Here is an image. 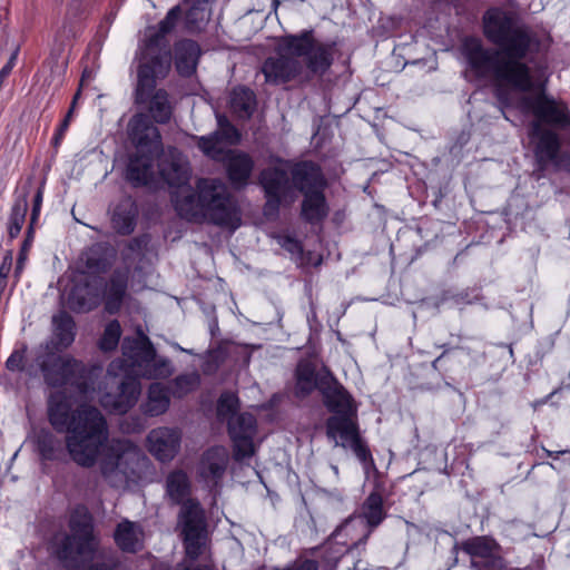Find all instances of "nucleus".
Returning <instances> with one entry per match:
<instances>
[{"label":"nucleus","mask_w":570,"mask_h":570,"mask_svg":"<svg viewBox=\"0 0 570 570\" xmlns=\"http://www.w3.org/2000/svg\"><path fill=\"white\" fill-rule=\"evenodd\" d=\"M464 550L473 557H489L492 552V542L484 537H478L468 541Z\"/></svg>","instance_id":"f704fd0d"},{"label":"nucleus","mask_w":570,"mask_h":570,"mask_svg":"<svg viewBox=\"0 0 570 570\" xmlns=\"http://www.w3.org/2000/svg\"><path fill=\"white\" fill-rule=\"evenodd\" d=\"M229 453L224 446L206 450L197 465L198 476L209 487H217L227 469Z\"/></svg>","instance_id":"a211bd4d"},{"label":"nucleus","mask_w":570,"mask_h":570,"mask_svg":"<svg viewBox=\"0 0 570 570\" xmlns=\"http://www.w3.org/2000/svg\"><path fill=\"white\" fill-rule=\"evenodd\" d=\"M48 419L57 432L67 433L66 448L75 463L91 468L102 453L100 472L110 487L122 489L135 481L145 455L129 440L109 441L107 420L97 407L82 404L71 411L63 396L51 395Z\"/></svg>","instance_id":"7ed1b4c3"},{"label":"nucleus","mask_w":570,"mask_h":570,"mask_svg":"<svg viewBox=\"0 0 570 570\" xmlns=\"http://www.w3.org/2000/svg\"><path fill=\"white\" fill-rule=\"evenodd\" d=\"M302 217L309 223L320 222L327 216L328 208L325 198V189L302 194Z\"/></svg>","instance_id":"bb28decb"},{"label":"nucleus","mask_w":570,"mask_h":570,"mask_svg":"<svg viewBox=\"0 0 570 570\" xmlns=\"http://www.w3.org/2000/svg\"><path fill=\"white\" fill-rule=\"evenodd\" d=\"M121 351L122 358L112 361L107 373L116 376L124 372L126 377L119 383L117 393H105L99 399L105 409L119 414L126 413L138 400L140 383L136 377L166 379L174 373L170 360L157 357L151 341L140 328L136 337L122 340Z\"/></svg>","instance_id":"20e7f679"},{"label":"nucleus","mask_w":570,"mask_h":570,"mask_svg":"<svg viewBox=\"0 0 570 570\" xmlns=\"http://www.w3.org/2000/svg\"><path fill=\"white\" fill-rule=\"evenodd\" d=\"M228 433L234 445L235 460L240 461L254 454L253 439L256 433V419L250 413L233 415L227 421Z\"/></svg>","instance_id":"ddd939ff"},{"label":"nucleus","mask_w":570,"mask_h":570,"mask_svg":"<svg viewBox=\"0 0 570 570\" xmlns=\"http://www.w3.org/2000/svg\"><path fill=\"white\" fill-rule=\"evenodd\" d=\"M70 533L57 535L53 541L56 557L65 567L79 558L94 557L82 570H127L120 556L112 548H99L94 533L92 518L86 509H77L69 520Z\"/></svg>","instance_id":"0eeeda50"},{"label":"nucleus","mask_w":570,"mask_h":570,"mask_svg":"<svg viewBox=\"0 0 570 570\" xmlns=\"http://www.w3.org/2000/svg\"><path fill=\"white\" fill-rule=\"evenodd\" d=\"M114 540L122 552L135 553L144 547V529L139 523L124 519L114 531Z\"/></svg>","instance_id":"6ab92c4d"},{"label":"nucleus","mask_w":570,"mask_h":570,"mask_svg":"<svg viewBox=\"0 0 570 570\" xmlns=\"http://www.w3.org/2000/svg\"><path fill=\"white\" fill-rule=\"evenodd\" d=\"M199 384L198 374L178 375L173 382V393L175 396L183 397L187 393L194 391Z\"/></svg>","instance_id":"72a5a7b5"},{"label":"nucleus","mask_w":570,"mask_h":570,"mask_svg":"<svg viewBox=\"0 0 570 570\" xmlns=\"http://www.w3.org/2000/svg\"><path fill=\"white\" fill-rule=\"evenodd\" d=\"M32 235H33V233L29 236V230L27 232V237H26V239H24V242L22 244L20 253H24L27 255V252H28V249L30 247V244L32 242Z\"/></svg>","instance_id":"a18cd8bd"},{"label":"nucleus","mask_w":570,"mask_h":570,"mask_svg":"<svg viewBox=\"0 0 570 570\" xmlns=\"http://www.w3.org/2000/svg\"><path fill=\"white\" fill-rule=\"evenodd\" d=\"M198 148L207 157L214 160L224 159L229 146L238 144L240 135L229 120L223 116L217 115V129L206 136L196 137Z\"/></svg>","instance_id":"f8f14e48"},{"label":"nucleus","mask_w":570,"mask_h":570,"mask_svg":"<svg viewBox=\"0 0 570 570\" xmlns=\"http://www.w3.org/2000/svg\"><path fill=\"white\" fill-rule=\"evenodd\" d=\"M454 302L456 304H471L473 301L469 298L468 293H460L454 296Z\"/></svg>","instance_id":"c03bdc74"},{"label":"nucleus","mask_w":570,"mask_h":570,"mask_svg":"<svg viewBox=\"0 0 570 570\" xmlns=\"http://www.w3.org/2000/svg\"><path fill=\"white\" fill-rule=\"evenodd\" d=\"M121 336V326L117 320L110 321L104 331V334L99 341V348L104 352L114 351Z\"/></svg>","instance_id":"2f4dec72"},{"label":"nucleus","mask_w":570,"mask_h":570,"mask_svg":"<svg viewBox=\"0 0 570 570\" xmlns=\"http://www.w3.org/2000/svg\"><path fill=\"white\" fill-rule=\"evenodd\" d=\"M153 570H212V569L207 566H204L202 568L191 569L190 567H188L184 563H179L175 568H169L164 564H158V566H154Z\"/></svg>","instance_id":"79ce46f5"},{"label":"nucleus","mask_w":570,"mask_h":570,"mask_svg":"<svg viewBox=\"0 0 570 570\" xmlns=\"http://www.w3.org/2000/svg\"><path fill=\"white\" fill-rule=\"evenodd\" d=\"M28 210V197L27 195H22L16 198L13 206L11 208V214L9 217V236L11 238H16L24 224L26 214Z\"/></svg>","instance_id":"7c9ffc66"},{"label":"nucleus","mask_w":570,"mask_h":570,"mask_svg":"<svg viewBox=\"0 0 570 570\" xmlns=\"http://www.w3.org/2000/svg\"><path fill=\"white\" fill-rule=\"evenodd\" d=\"M181 16L178 6L171 8L157 27L145 31L140 46L135 102L144 106L148 115H135L129 122L130 137L136 146L130 157L126 178L134 186L155 181L158 175L170 186H181L188 180V170L183 154L176 147L163 150L158 124H167L173 114L169 96L165 89H156V81L165 78L171 66V52L167 36L175 29Z\"/></svg>","instance_id":"f03ea898"},{"label":"nucleus","mask_w":570,"mask_h":570,"mask_svg":"<svg viewBox=\"0 0 570 570\" xmlns=\"http://www.w3.org/2000/svg\"><path fill=\"white\" fill-rule=\"evenodd\" d=\"M326 372L330 371L327 368H323L322 371L316 372L314 364L308 361L298 362L295 371V395L297 397H306L315 389L320 391L322 376Z\"/></svg>","instance_id":"4be33fe9"},{"label":"nucleus","mask_w":570,"mask_h":570,"mask_svg":"<svg viewBox=\"0 0 570 570\" xmlns=\"http://www.w3.org/2000/svg\"><path fill=\"white\" fill-rule=\"evenodd\" d=\"M70 36H73V33L71 32L70 29L67 30V27L65 26L62 31H60L58 35H57V38L56 40H59L60 38L62 37H70Z\"/></svg>","instance_id":"de8ad7c7"},{"label":"nucleus","mask_w":570,"mask_h":570,"mask_svg":"<svg viewBox=\"0 0 570 570\" xmlns=\"http://www.w3.org/2000/svg\"><path fill=\"white\" fill-rule=\"evenodd\" d=\"M342 535L348 537L352 541L351 544L353 547H357L360 544L365 543V542L360 541V538L362 537V528L361 527L351 528L348 531L347 530L340 531V527H337L336 530L332 534V537H334L335 539H337Z\"/></svg>","instance_id":"4c0bfd02"},{"label":"nucleus","mask_w":570,"mask_h":570,"mask_svg":"<svg viewBox=\"0 0 570 570\" xmlns=\"http://www.w3.org/2000/svg\"><path fill=\"white\" fill-rule=\"evenodd\" d=\"M138 208L130 198L120 200L115 207L111 216L114 229L121 235H129L136 227Z\"/></svg>","instance_id":"393cba45"},{"label":"nucleus","mask_w":570,"mask_h":570,"mask_svg":"<svg viewBox=\"0 0 570 570\" xmlns=\"http://www.w3.org/2000/svg\"><path fill=\"white\" fill-rule=\"evenodd\" d=\"M277 244L288 252L293 256L301 257L303 253V246L299 240L292 237L291 235H277L275 237Z\"/></svg>","instance_id":"c9c22d12"},{"label":"nucleus","mask_w":570,"mask_h":570,"mask_svg":"<svg viewBox=\"0 0 570 570\" xmlns=\"http://www.w3.org/2000/svg\"><path fill=\"white\" fill-rule=\"evenodd\" d=\"M483 33L497 48H485L476 37H466L461 52L469 68L480 78L491 79L500 107L514 102L513 91L533 94L522 97L523 111L535 119L529 125V139L539 166L558 164L561 137L558 130H570V111L567 105L549 96L548 76L541 66H531L528 56L537 51L535 32L514 12L490 8L482 17Z\"/></svg>","instance_id":"f257e3e1"},{"label":"nucleus","mask_w":570,"mask_h":570,"mask_svg":"<svg viewBox=\"0 0 570 570\" xmlns=\"http://www.w3.org/2000/svg\"><path fill=\"white\" fill-rule=\"evenodd\" d=\"M107 291V301H106V309L109 313H116L122 303L127 291V276L124 273H114L110 277L109 283L106 287Z\"/></svg>","instance_id":"c85d7f7f"},{"label":"nucleus","mask_w":570,"mask_h":570,"mask_svg":"<svg viewBox=\"0 0 570 570\" xmlns=\"http://www.w3.org/2000/svg\"><path fill=\"white\" fill-rule=\"evenodd\" d=\"M219 161H226L228 178L232 184L237 186H243L247 183L254 168L252 157L242 151L230 150Z\"/></svg>","instance_id":"412c9836"},{"label":"nucleus","mask_w":570,"mask_h":570,"mask_svg":"<svg viewBox=\"0 0 570 570\" xmlns=\"http://www.w3.org/2000/svg\"><path fill=\"white\" fill-rule=\"evenodd\" d=\"M6 366L9 371H21L23 368V354L13 352L7 360Z\"/></svg>","instance_id":"a19ab883"},{"label":"nucleus","mask_w":570,"mask_h":570,"mask_svg":"<svg viewBox=\"0 0 570 570\" xmlns=\"http://www.w3.org/2000/svg\"><path fill=\"white\" fill-rule=\"evenodd\" d=\"M26 259H27V255L24 253H19L18 259H17V265H16V271H14L16 277H19L20 273L22 272Z\"/></svg>","instance_id":"37998d69"},{"label":"nucleus","mask_w":570,"mask_h":570,"mask_svg":"<svg viewBox=\"0 0 570 570\" xmlns=\"http://www.w3.org/2000/svg\"><path fill=\"white\" fill-rule=\"evenodd\" d=\"M289 175L293 188L301 194L327 187L321 166L312 160H301L289 165Z\"/></svg>","instance_id":"f3484780"},{"label":"nucleus","mask_w":570,"mask_h":570,"mask_svg":"<svg viewBox=\"0 0 570 570\" xmlns=\"http://www.w3.org/2000/svg\"><path fill=\"white\" fill-rule=\"evenodd\" d=\"M32 442L42 461H56L62 453L61 440L47 429L36 431Z\"/></svg>","instance_id":"a878e982"},{"label":"nucleus","mask_w":570,"mask_h":570,"mask_svg":"<svg viewBox=\"0 0 570 570\" xmlns=\"http://www.w3.org/2000/svg\"><path fill=\"white\" fill-rule=\"evenodd\" d=\"M331 469H332V471L334 472L335 476L337 478V476H338V466H337V465H335V464H332V465H331Z\"/></svg>","instance_id":"3c124183"},{"label":"nucleus","mask_w":570,"mask_h":570,"mask_svg":"<svg viewBox=\"0 0 570 570\" xmlns=\"http://www.w3.org/2000/svg\"><path fill=\"white\" fill-rule=\"evenodd\" d=\"M333 60V46L315 39L312 30H303L284 37L277 56L265 60L262 72L274 85L307 82L325 75Z\"/></svg>","instance_id":"39448f33"},{"label":"nucleus","mask_w":570,"mask_h":570,"mask_svg":"<svg viewBox=\"0 0 570 570\" xmlns=\"http://www.w3.org/2000/svg\"><path fill=\"white\" fill-rule=\"evenodd\" d=\"M288 174L289 169L286 170L279 167H267L263 169L259 174V184L265 195L287 197L293 188Z\"/></svg>","instance_id":"aec40b11"},{"label":"nucleus","mask_w":570,"mask_h":570,"mask_svg":"<svg viewBox=\"0 0 570 570\" xmlns=\"http://www.w3.org/2000/svg\"><path fill=\"white\" fill-rule=\"evenodd\" d=\"M265 196H266V203L264 206L265 215L276 214L279 209L282 202L286 199V197H282L278 195H265Z\"/></svg>","instance_id":"ea45409f"},{"label":"nucleus","mask_w":570,"mask_h":570,"mask_svg":"<svg viewBox=\"0 0 570 570\" xmlns=\"http://www.w3.org/2000/svg\"><path fill=\"white\" fill-rule=\"evenodd\" d=\"M170 404L169 393L160 383H153L148 389L147 400L141 404V411L148 416L165 413Z\"/></svg>","instance_id":"cd10ccee"},{"label":"nucleus","mask_w":570,"mask_h":570,"mask_svg":"<svg viewBox=\"0 0 570 570\" xmlns=\"http://www.w3.org/2000/svg\"><path fill=\"white\" fill-rule=\"evenodd\" d=\"M320 392L328 411L337 414L336 416H352L354 412L352 396L331 372L322 376Z\"/></svg>","instance_id":"2eb2a0df"},{"label":"nucleus","mask_w":570,"mask_h":570,"mask_svg":"<svg viewBox=\"0 0 570 570\" xmlns=\"http://www.w3.org/2000/svg\"><path fill=\"white\" fill-rule=\"evenodd\" d=\"M386 518V511L383 505V495L377 490H373L361 505L360 513L346 519L341 525L340 531L361 527V542H366L374 529H376Z\"/></svg>","instance_id":"9b49d317"},{"label":"nucleus","mask_w":570,"mask_h":570,"mask_svg":"<svg viewBox=\"0 0 570 570\" xmlns=\"http://www.w3.org/2000/svg\"><path fill=\"white\" fill-rule=\"evenodd\" d=\"M566 452H567V451H557V452H550V451H548V455H549V456H553V458H558V456H559V454H563V453H566Z\"/></svg>","instance_id":"8fccbe9b"},{"label":"nucleus","mask_w":570,"mask_h":570,"mask_svg":"<svg viewBox=\"0 0 570 570\" xmlns=\"http://www.w3.org/2000/svg\"><path fill=\"white\" fill-rule=\"evenodd\" d=\"M239 406L238 397L233 392H224L217 402V416L220 420H227L233 415H237Z\"/></svg>","instance_id":"473e14b6"},{"label":"nucleus","mask_w":570,"mask_h":570,"mask_svg":"<svg viewBox=\"0 0 570 570\" xmlns=\"http://www.w3.org/2000/svg\"><path fill=\"white\" fill-rule=\"evenodd\" d=\"M255 95L246 87L234 88L230 94V107L240 118H248L255 109Z\"/></svg>","instance_id":"c756f323"},{"label":"nucleus","mask_w":570,"mask_h":570,"mask_svg":"<svg viewBox=\"0 0 570 570\" xmlns=\"http://www.w3.org/2000/svg\"><path fill=\"white\" fill-rule=\"evenodd\" d=\"M102 279L98 276H83L76 281L67 297L70 309L77 313L89 312L100 303Z\"/></svg>","instance_id":"4468645a"},{"label":"nucleus","mask_w":570,"mask_h":570,"mask_svg":"<svg viewBox=\"0 0 570 570\" xmlns=\"http://www.w3.org/2000/svg\"><path fill=\"white\" fill-rule=\"evenodd\" d=\"M326 435L334 441L335 446L351 450L365 470L374 466L372 453L351 416H330L326 421Z\"/></svg>","instance_id":"9d476101"},{"label":"nucleus","mask_w":570,"mask_h":570,"mask_svg":"<svg viewBox=\"0 0 570 570\" xmlns=\"http://www.w3.org/2000/svg\"><path fill=\"white\" fill-rule=\"evenodd\" d=\"M45 382L52 387L67 384L77 386L82 395H87L89 386L86 381V365L70 356H62L53 351H46L37 357Z\"/></svg>","instance_id":"1a4fd4ad"},{"label":"nucleus","mask_w":570,"mask_h":570,"mask_svg":"<svg viewBox=\"0 0 570 570\" xmlns=\"http://www.w3.org/2000/svg\"><path fill=\"white\" fill-rule=\"evenodd\" d=\"M442 348H444V352L439 356L436 357L433 362H432V366L434 368H438V364L439 362L441 361V358L445 355V353L450 350L448 345H442L441 346Z\"/></svg>","instance_id":"49530a36"},{"label":"nucleus","mask_w":570,"mask_h":570,"mask_svg":"<svg viewBox=\"0 0 570 570\" xmlns=\"http://www.w3.org/2000/svg\"><path fill=\"white\" fill-rule=\"evenodd\" d=\"M42 196H43L42 188L39 187L35 195V198H33L32 212H31L30 224H29V236L33 233V225L36 224L38 216H39L41 204H42Z\"/></svg>","instance_id":"58836bf2"},{"label":"nucleus","mask_w":570,"mask_h":570,"mask_svg":"<svg viewBox=\"0 0 570 570\" xmlns=\"http://www.w3.org/2000/svg\"><path fill=\"white\" fill-rule=\"evenodd\" d=\"M181 434L177 429L157 428L147 435L148 451L156 460L170 462L180 450Z\"/></svg>","instance_id":"dca6fc26"},{"label":"nucleus","mask_w":570,"mask_h":570,"mask_svg":"<svg viewBox=\"0 0 570 570\" xmlns=\"http://www.w3.org/2000/svg\"><path fill=\"white\" fill-rule=\"evenodd\" d=\"M166 497L173 504H180L178 527L181 530L186 554L196 560L203 552L207 541V523L200 503L190 499L191 482L188 474L176 469L165 480Z\"/></svg>","instance_id":"6e6552de"},{"label":"nucleus","mask_w":570,"mask_h":570,"mask_svg":"<svg viewBox=\"0 0 570 570\" xmlns=\"http://www.w3.org/2000/svg\"><path fill=\"white\" fill-rule=\"evenodd\" d=\"M178 215L189 222H208L230 230L242 224L240 210L228 187L216 178H202L196 193L181 189L175 198Z\"/></svg>","instance_id":"423d86ee"},{"label":"nucleus","mask_w":570,"mask_h":570,"mask_svg":"<svg viewBox=\"0 0 570 570\" xmlns=\"http://www.w3.org/2000/svg\"><path fill=\"white\" fill-rule=\"evenodd\" d=\"M79 95H80L79 91L75 95L70 109L68 110L66 117L59 125V127L52 138V144L55 147H58L60 145L66 131L68 130V127H69L70 120L72 118V114H73L75 106H76Z\"/></svg>","instance_id":"e433bc0d"},{"label":"nucleus","mask_w":570,"mask_h":570,"mask_svg":"<svg viewBox=\"0 0 570 570\" xmlns=\"http://www.w3.org/2000/svg\"><path fill=\"white\" fill-rule=\"evenodd\" d=\"M200 49L197 42L185 39L175 46V63L179 75L184 77L191 76L197 66Z\"/></svg>","instance_id":"b1692460"},{"label":"nucleus","mask_w":570,"mask_h":570,"mask_svg":"<svg viewBox=\"0 0 570 570\" xmlns=\"http://www.w3.org/2000/svg\"><path fill=\"white\" fill-rule=\"evenodd\" d=\"M53 334L50 343L46 344V351H60L67 348L75 341V322L67 313H59L52 317Z\"/></svg>","instance_id":"5701e85b"},{"label":"nucleus","mask_w":570,"mask_h":570,"mask_svg":"<svg viewBox=\"0 0 570 570\" xmlns=\"http://www.w3.org/2000/svg\"><path fill=\"white\" fill-rule=\"evenodd\" d=\"M174 347H175V348H177V350H178V351H180V352H185V353L193 354V352H191V351H189V350H186V348L181 347V346H180L179 344H177V343H175V344H174Z\"/></svg>","instance_id":"09e8293b"},{"label":"nucleus","mask_w":570,"mask_h":570,"mask_svg":"<svg viewBox=\"0 0 570 570\" xmlns=\"http://www.w3.org/2000/svg\"><path fill=\"white\" fill-rule=\"evenodd\" d=\"M509 352H510V355H513V348H512V346H510Z\"/></svg>","instance_id":"603ef678"}]
</instances>
